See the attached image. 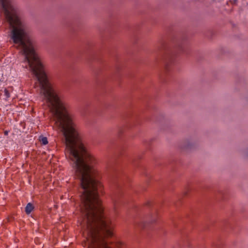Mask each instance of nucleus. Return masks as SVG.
<instances>
[{
	"instance_id": "nucleus-1",
	"label": "nucleus",
	"mask_w": 248,
	"mask_h": 248,
	"mask_svg": "<svg viewBox=\"0 0 248 248\" xmlns=\"http://www.w3.org/2000/svg\"><path fill=\"white\" fill-rule=\"evenodd\" d=\"M97 175L96 170L76 178L80 180L82 189L79 205L81 217L78 224L86 237V248H96L94 244L101 233L106 237L113 236L111 221L105 214L99 198L102 185ZM103 248H112L108 242H104Z\"/></svg>"
},
{
	"instance_id": "nucleus-2",
	"label": "nucleus",
	"mask_w": 248,
	"mask_h": 248,
	"mask_svg": "<svg viewBox=\"0 0 248 248\" xmlns=\"http://www.w3.org/2000/svg\"><path fill=\"white\" fill-rule=\"evenodd\" d=\"M42 97L52 113L55 126L65 138V154L70 161L76 178L96 170L92 165L93 157L81 142L64 103L58 94H42Z\"/></svg>"
},
{
	"instance_id": "nucleus-3",
	"label": "nucleus",
	"mask_w": 248,
	"mask_h": 248,
	"mask_svg": "<svg viewBox=\"0 0 248 248\" xmlns=\"http://www.w3.org/2000/svg\"><path fill=\"white\" fill-rule=\"evenodd\" d=\"M0 5L4 11L5 18L12 28L11 38L15 44H19L22 48L25 60L39 81L44 93H56L54 86L49 82L44 66L35 52L31 41L27 37L25 27L20 21L17 9L10 0H0Z\"/></svg>"
},
{
	"instance_id": "nucleus-4",
	"label": "nucleus",
	"mask_w": 248,
	"mask_h": 248,
	"mask_svg": "<svg viewBox=\"0 0 248 248\" xmlns=\"http://www.w3.org/2000/svg\"><path fill=\"white\" fill-rule=\"evenodd\" d=\"M33 209V206L31 203H28L25 207V212L27 214H30L32 210Z\"/></svg>"
},
{
	"instance_id": "nucleus-5",
	"label": "nucleus",
	"mask_w": 248,
	"mask_h": 248,
	"mask_svg": "<svg viewBox=\"0 0 248 248\" xmlns=\"http://www.w3.org/2000/svg\"><path fill=\"white\" fill-rule=\"evenodd\" d=\"M40 142L43 145H46L48 143L47 139L45 137H40L39 139Z\"/></svg>"
},
{
	"instance_id": "nucleus-6",
	"label": "nucleus",
	"mask_w": 248,
	"mask_h": 248,
	"mask_svg": "<svg viewBox=\"0 0 248 248\" xmlns=\"http://www.w3.org/2000/svg\"><path fill=\"white\" fill-rule=\"evenodd\" d=\"M117 247H122L123 245V244L121 242H118L116 244H115Z\"/></svg>"
},
{
	"instance_id": "nucleus-7",
	"label": "nucleus",
	"mask_w": 248,
	"mask_h": 248,
	"mask_svg": "<svg viewBox=\"0 0 248 248\" xmlns=\"http://www.w3.org/2000/svg\"><path fill=\"white\" fill-rule=\"evenodd\" d=\"M8 131H5V132H4V134H5V135H8Z\"/></svg>"
},
{
	"instance_id": "nucleus-8",
	"label": "nucleus",
	"mask_w": 248,
	"mask_h": 248,
	"mask_svg": "<svg viewBox=\"0 0 248 248\" xmlns=\"http://www.w3.org/2000/svg\"><path fill=\"white\" fill-rule=\"evenodd\" d=\"M5 94L6 95V97H9V94L6 93Z\"/></svg>"
},
{
	"instance_id": "nucleus-9",
	"label": "nucleus",
	"mask_w": 248,
	"mask_h": 248,
	"mask_svg": "<svg viewBox=\"0 0 248 248\" xmlns=\"http://www.w3.org/2000/svg\"><path fill=\"white\" fill-rule=\"evenodd\" d=\"M5 93H7V90H5Z\"/></svg>"
}]
</instances>
